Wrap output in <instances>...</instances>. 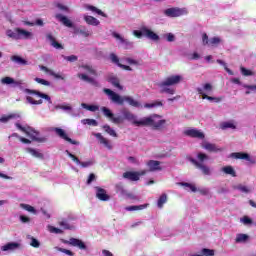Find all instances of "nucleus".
Returning a JSON list of instances; mask_svg holds the SVG:
<instances>
[{
  "label": "nucleus",
  "instance_id": "nucleus-31",
  "mask_svg": "<svg viewBox=\"0 0 256 256\" xmlns=\"http://www.w3.org/2000/svg\"><path fill=\"white\" fill-rule=\"evenodd\" d=\"M1 83L3 85H13V83H15V85H21V83L19 82H16L15 79L9 77V76H6L4 78L1 79Z\"/></svg>",
  "mask_w": 256,
  "mask_h": 256
},
{
  "label": "nucleus",
  "instance_id": "nucleus-30",
  "mask_svg": "<svg viewBox=\"0 0 256 256\" xmlns=\"http://www.w3.org/2000/svg\"><path fill=\"white\" fill-rule=\"evenodd\" d=\"M86 9H88V11H92L93 13H97V15H101V17H107V14H105L104 12L101 11V9L95 6L87 5Z\"/></svg>",
  "mask_w": 256,
  "mask_h": 256
},
{
  "label": "nucleus",
  "instance_id": "nucleus-55",
  "mask_svg": "<svg viewBox=\"0 0 256 256\" xmlns=\"http://www.w3.org/2000/svg\"><path fill=\"white\" fill-rule=\"evenodd\" d=\"M240 71H241L242 75H244V77H250L251 75H253V71H251L245 67H241Z\"/></svg>",
  "mask_w": 256,
  "mask_h": 256
},
{
  "label": "nucleus",
  "instance_id": "nucleus-5",
  "mask_svg": "<svg viewBox=\"0 0 256 256\" xmlns=\"http://www.w3.org/2000/svg\"><path fill=\"white\" fill-rule=\"evenodd\" d=\"M196 91L198 95H201L202 99H207V101H214V103H221V101H223V98L208 96L205 94V92L211 93V91H213V85H211V83L204 84L203 88H197Z\"/></svg>",
  "mask_w": 256,
  "mask_h": 256
},
{
  "label": "nucleus",
  "instance_id": "nucleus-36",
  "mask_svg": "<svg viewBox=\"0 0 256 256\" xmlns=\"http://www.w3.org/2000/svg\"><path fill=\"white\" fill-rule=\"evenodd\" d=\"M220 128L225 130V129H237V126L234 125L233 121H227V122H222L220 124Z\"/></svg>",
  "mask_w": 256,
  "mask_h": 256
},
{
  "label": "nucleus",
  "instance_id": "nucleus-39",
  "mask_svg": "<svg viewBox=\"0 0 256 256\" xmlns=\"http://www.w3.org/2000/svg\"><path fill=\"white\" fill-rule=\"evenodd\" d=\"M21 209H24L25 211H28V213H37V210H35V207L29 205V204H20Z\"/></svg>",
  "mask_w": 256,
  "mask_h": 256
},
{
  "label": "nucleus",
  "instance_id": "nucleus-37",
  "mask_svg": "<svg viewBox=\"0 0 256 256\" xmlns=\"http://www.w3.org/2000/svg\"><path fill=\"white\" fill-rule=\"evenodd\" d=\"M81 123H82L83 125H90V126H92V127H97V125H99V123L97 122V120H95V119H89V118L83 119V120L81 121Z\"/></svg>",
  "mask_w": 256,
  "mask_h": 256
},
{
  "label": "nucleus",
  "instance_id": "nucleus-47",
  "mask_svg": "<svg viewBox=\"0 0 256 256\" xmlns=\"http://www.w3.org/2000/svg\"><path fill=\"white\" fill-rule=\"evenodd\" d=\"M81 106L83 107V109H86L87 111H92V112L99 111V106H96V105H88V104L82 103Z\"/></svg>",
  "mask_w": 256,
  "mask_h": 256
},
{
  "label": "nucleus",
  "instance_id": "nucleus-58",
  "mask_svg": "<svg viewBox=\"0 0 256 256\" xmlns=\"http://www.w3.org/2000/svg\"><path fill=\"white\" fill-rule=\"evenodd\" d=\"M95 164V160L91 159L86 162H81L78 165H81L83 168L91 167V165Z\"/></svg>",
  "mask_w": 256,
  "mask_h": 256
},
{
  "label": "nucleus",
  "instance_id": "nucleus-20",
  "mask_svg": "<svg viewBox=\"0 0 256 256\" xmlns=\"http://www.w3.org/2000/svg\"><path fill=\"white\" fill-rule=\"evenodd\" d=\"M46 39L50 41V44L54 49H64L63 44L59 43L57 39L54 38L53 34H46Z\"/></svg>",
  "mask_w": 256,
  "mask_h": 256
},
{
  "label": "nucleus",
  "instance_id": "nucleus-50",
  "mask_svg": "<svg viewBox=\"0 0 256 256\" xmlns=\"http://www.w3.org/2000/svg\"><path fill=\"white\" fill-rule=\"evenodd\" d=\"M182 187H188L192 193H197V187L191 183L183 182L180 184Z\"/></svg>",
  "mask_w": 256,
  "mask_h": 256
},
{
  "label": "nucleus",
  "instance_id": "nucleus-44",
  "mask_svg": "<svg viewBox=\"0 0 256 256\" xmlns=\"http://www.w3.org/2000/svg\"><path fill=\"white\" fill-rule=\"evenodd\" d=\"M103 129H104V131L106 132V133H108V135H110L111 137H117V132H115L114 130H113V128H111V126H109V125H104L103 126Z\"/></svg>",
  "mask_w": 256,
  "mask_h": 256
},
{
  "label": "nucleus",
  "instance_id": "nucleus-34",
  "mask_svg": "<svg viewBox=\"0 0 256 256\" xmlns=\"http://www.w3.org/2000/svg\"><path fill=\"white\" fill-rule=\"evenodd\" d=\"M122 115H123L124 119H127V121H135V115H133V113H131L127 109L122 110Z\"/></svg>",
  "mask_w": 256,
  "mask_h": 256
},
{
  "label": "nucleus",
  "instance_id": "nucleus-22",
  "mask_svg": "<svg viewBox=\"0 0 256 256\" xmlns=\"http://www.w3.org/2000/svg\"><path fill=\"white\" fill-rule=\"evenodd\" d=\"M84 21L87 25H92L93 27H97L101 23L97 18L89 15H84Z\"/></svg>",
  "mask_w": 256,
  "mask_h": 256
},
{
  "label": "nucleus",
  "instance_id": "nucleus-40",
  "mask_svg": "<svg viewBox=\"0 0 256 256\" xmlns=\"http://www.w3.org/2000/svg\"><path fill=\"white\" fill-rule=\"evenodd\" d=\"M109 59H110L111 63H113L114 65H117L118 67H119V65H121V62L119 61V56H117V54L110 53Z\"/></svg>",
  "mask_w": 256,
  "mask_h": 256
},
{
  "label": "nucleus",
  "instance_id": "nucleus-29",
  "mask_svg": "<svg viewBox=\"0 0 256 256\" xmlns=\"http://www.w3.org/2000/svg\"><path fill=\"white\" fill-rule=\"evenodd\" d=\"M109 83H111L113 87H116L117 89H119V91H123V86H121V82L119 81V78L111 77L109 79Z\"/></svg>",
  "mask_w": 256,
  "mask_h": 256
},
{
  "label": "nucleus",
  "instance_id": "nucleus-4",
  "mask_svg": "<svg viewBox=\"0 0 256 256\" xmlns=\"http://www.w3.org/2000/svg\"><path fill=\"white\" fill-rule=\"evenodd\" d=\"M188 161H190L192 163V165H194V167H196V169H200V171H202L203 175H211V168H209V166L203 164L205 163V161L209 160V156L203 152H199L197 154V160H195V158L193 157H188L187 158Z\"/></svg>",
  "mask_w": 256,
  "mask_h": 256
},
{
  "label": "nucleus",
  "instance_id": "nucleus-7",
  "mask_svg": "<svg viewBox=\"0 0 256 256\" xmlns=\"http://www.w3.org/2000/svg\"><path fill=\"white\" fill-rule=\"evenodd\" d=\"M15 125L17 129L22 131V133H25V135H27V137H30L32 141H38V143H42V141H45V138H39V132L33 130L32 128H25L19 123H16Z\"/></svg>",
  "mask_w": 256,
  "mask_h": 256
},
{
  "label": "nucleus",
  "instance_id": "nucleus-2",
  "mask_svg": "<svg viewBox=\"0 0 256 256\" xmlns=\"http://www.w3.org/2000/svg\"><path fill=\"white\" fill-rule=\"evenodd\" d=\"M103 91L106 95H108L112 103H117V105H124L126 101L129 105H131V107H141V103L130 96L121 97L119 94L108 88H104Z\"/></svg>",
  "mask_w": 256,
  "mask_h": 256
},
{
  "label": "nucleus",
  "instance_id": "nucleus-26",
  "mask_svg": "<svg viewBox=\"0 0 256 256\" xmlns=\"http://www.w3.org/2000/svg\"><path fill=\"white\" fill-rule=\"evenodd\" d=\"M10 60L17 65H27V60L23 59L21 56L13 55Z\"/></svg>",
  "mask_w": 256,
  "mask_h": 256
},
{
  "label": "nucleus",
  "instance_id": "nucleus-21",
  "mask_svg": "<svg viewBox=\"0 0 256 256\" xmlns=\"http://www.w3.org/2000/svg\"><path fill=\"white\" fill-rule=\"evenodd\" d=\"M112 37H114L115 39H119L120 43H122V45H125V47H133V42L123 38L121 35H119V33L117 32H113L112 33Z\"/></svg>",
  "mask_w": 256,
  "mask_h": 256
},
{
  "label": "nucleus",
  "instance_id": "nucleus-27",
  "mask_svg": "<svg viewBox=\"0 0 256 256\" xmlns=\"http://www.w3.org/2000/svg\"><path fill=\"white\" fill-rule=\"evenodd\" d=\"M222 171L226 175H231V177H237V172H235L233 166H225L222 168Z\"/></svg>",
  "mask_w": 256,
  "mask_h": 256
},
{
  "label": "nucleus",
  "instance_id": "nucleus-51",
  "mask_svg": "<svg viewBox=\"0 0 256 256\" xmlns=\"http://www.w3.org/2000/svg\"><path fill=\"white\" fill-rule=\"evenodd\" d=\"M34 81H36V83H39L40 85H44L45 87H49L51 85V82L43 78H35Z\"/></svg>",
  "mask_w": 256,
  "mask_h": 256
},
{
  "label": "nucleus",
  "instance_id": "nucleus-9",
  "mask_svg": "<svg viewBox=\"0 0 256 256\" xmlns=\"http://www.w3.org/2000/svg\"><path fill=\"white\" fill-rule=\"evenodd\" d=\"M143 175H147V170L141 171H126L123 173V178L128 179V181H139Z\"/></svg>",
  "mask_w": 256,
  "mask_h": 256
},
{
  "label": "nucleus",
  "instance_id": "nucleus-46",
  "mask_svg": "<svg viewBox=\"0 0 256 256\" xmlns=\"http://www.w3.org/2000/svg\"><path fill=\"white\" fill-rule=\"evenodd\" d=\"M26 100H27L28 103H30V105H43V100L42 99L35 100L31 96H27Z\"/></svg>",
  "mask_w": 256,
  "mask_h": 256
},
{
  "label": "nucleus",
  "instance_id": "nucleus-45",
  "mask_svg": "<svg viewBox=\"0 0 256 256\" xmlns=\"http://www.w3.org/2000/svg\"><path fill=\"white\" fill-rule=\"evenodd\" d=\"M247 239H249V235L237 234L235 241H236V243H245V241H247Z\"/></svg>",
  "mask_w": 256,
  "mask_h": 256
},
{
  "label": "nucleus",
  "instance_id": "nucleus-57",
  "mask_svg": "<svg viewBox=\"0 0 256 256\" xmlns=\"http://www.w3.org/2000/svg\"><path fill=\"white\" fill-rule=\"evenodd\" d=\"M219 43H221V38L219 37H213L209 40V44L208 45H211L212 47H214V45H219Z\"/></svg>",
  "mask_w": 256,
  "mask_h": 256
},
{
  "label": "nucleus",
  "instance_id": "nucleus-63",
  "mask_svg": "<svg viewBox=\"0 0 256 256\" xmlns=\"http://www.w3.org/2000/svg\"><path fill=\"white\" fill-rule=\"evenodd\" d=\"M236 189H238V191H241L242 193H249V188H247V186H243L241 184L236 186Z\"/></svg>",
  "mask_w": 256,
  "mask_h": 256
},
{
  "label": "nucleus",
  "instance_id": "nucleus-42",
  "mask_svg": "<svg viewBox=\"0 0 256 256\" xmlns=\"http://www.w3.org/2000/svg\"><path fill=\"white\" fill-rule=\"evenodd\" d=\"M79 79H81L82 81H86L87 83H92L95 84L97 82H95V79L87 76V74H78Z\"/></svg>",
  "mask_w": 256,
  "mask_h": 256
},
{
  "label": "nucleus",
  "instance_id": "nucleus-59",
  "mask_svg": "<svg viewBox=\"0 0 256 256\" xmlns=\"http://www.w3.org/2000/svg\"><path fill=\"white\" fill-rule=\"evenodd\" d=\"M124 61H126V63H128V65H136V66L139 65V61L129 58V57L124 58Z\"/></svg>",
  "mask_w": 256,
  "mask_h": 256
},
{
  "label": "nucleus",
  "instance_id": "nucleus-25",
  "mask_svg": "<svg viewBox=\"0 0 256 256\" xmlns=\"http://www.w3.org/2000/svg\"><path fill=\"white\" fill-rule=\"evenodd\" d=\"M19 248V243L17 242H9L2 246L1 250L2 251H13L14 249Z\"/></svg>",
  "mask_w": 256,
  "mask_h": 256
},
{
  "label": "nucleus",
  "instance_id": "nucleus-54",
  "mask_svg": "<svg viewBox=\"0 0 256 256\" xmlns=\"http://www.w3.org/2000/svg\"><path fill=\"white\" fill-rule=\"evenodd\" d=\"M50 233H55L56 235H61L63 230L56 228L55 226H48Z\"/></svg>",
  "mask_w": 256,
  "mask_h": 256
},
{
  "label": "nucleus",
  "instance_id": "nucleus-11",
  "mask_svg": "<svg viewBox=\"0 0 256 256\" xmlns=\"http://www.w3.org/2000/svg\"><path fill=\"white\" fill-rule=\"evenodd\" d=\"M116 193L121 195V197H127L128 199H136L135 195L133 193L128 192L125 189V186H123V183H118L115 185Z\"/></svg>",
  "mask_w": 256,
  "mask_h": 256
},
{
  "label": "nucleus",
  "instance_id": "nucleus-28",
  "mask_svg": "<svg viewBox=\"0 0 256 256\" xmlns=\"http://www.w3.org/2000/svg\"><path fill=\"white\" fill-rule=\"evenodd\" d=\"M27 151L28 153H30V155H32V157H35L36 159H44L45 157L43 153L39 152L36 149L28 148Z\"/></svg>",
  "mask_w": 256,
  "mask_h": 256
},
{
  "label": "nucleus",
  "instance_id": "nucleus-8",
  "mask_svg": "<svg viewBox=\"0 0 256 256\" xmlns=\"http://www.w3.org/2000/svg\"><path fill=\"white\" fill-rule=\"evenodd\" d=\"M101 111L104 117L110 119V121H112V123H115V125H120V123H123L124 121V118L122 116H115V114H113V112H111V110L107 107H102Z\"/></svg>",
  "mask_w": 256,
  "mask_h": 256
},
{
  "label": "nucleus",
  "instance_id": "nucleus-41",
  "mask_svg": "<svg viewBox=\"0 0 256 256\" xmlns=\"http://www.w3.org/2000/svg\"><path fill=\"white\" fill-rule=\"evenodd\" d=\"M75 33L83 35V37H89L91 35V33H89V30H87V28L83 26L79 29H76Z\"/></svg>",
  "mask_w": 256,
  "mask_h": 256
},
{
  "label": "nucleus",
  "instance_id": "nucleus-62",
  "mask_svg": "<svg viewBox=\"0 0 256 256\" xmlns=\"http://www.w3.org/2000/svg\"><path fill=\"white\" fill-rule=\"evenodd\" d=\"M60 227H63V229H72L71 225L67 223V220H62L59 222Z\"/></svg>",
  "mask_w": 256,
  "mask_h": 256
},
{
  "label": "nucleus",
  "instance_id": "nucleus-56",
  "mask_svg": "<svg viewBox=\"0 0 256 256\" xmlns=\"http://www.w3.org/2000/svg\"><path fill=\"white\" fill-rule=\"evenodd\" d=\"M66 153H67L68 157H70V159H72V161H74V163H76V165H79V163H81V160H79L77 158V156H75L74 154L69 152V150H66Z\"/></svg>",
  "mask_w": 256,
  "mask_h": 256
},
{
  "label": "nucleus",
  "instance_id": "nucleus-32",
  "mask_svg": "<svg viewBox=\"0 0 256 256\" xmlns=\"http://www.w3.org/2000/svg\"><path fill=\"white\" fill-rule=\"evenodd\" d=\"M230 157L232 159H247L248 158V154L244 153V152H233L230 154Z\"/></svg>",
  "mask_w": 256,
  "mask_h": 256
},
{
  "label": "nucleus",
  "instance_id": "nucleus-64",
  "mask_svg": "<svg viewBox=\"0 0 256 256\" xmlns=\"http://www.w3.org/2000/svg\"><path fill=\"white\" fill-rule=\"evenodd\" d=\"M97 180V176H95V174L91 173L89 176H88V179H87V185H91V183L93 181H96Z\"/></svg>",
  "mask_w": 256,
  "mask_h": 256
},
{
  "label": "nucleus",
  "instance_id": "nucleus-38",
  "mask_svg": "<svg viewBox=\"0 0 256 256\" xmlns=\"http://www.w3.org/2000/svg\"><path fill=\"white\" fill-rule=\"evenodd\" d=\"M6 35L10 39H16V40L21 39V37L19 36V32H17V31L13 32V30H7Z\"/></svg>",
  "mask_w": 256,
  "mask_h": 256
},
{
  "label": "nucleus",
  "instance_id": "nucleus-23",
  "mask_svg": "<svg viewBox=\"0 0 256 256\" xmlns=\"http://www.w3.org/2000/svg\"><path fill=\"white\" fill-rule=\"evenodd\" d=\"M11 119H21V114L12 113L9 115H3L0 118V123H8V121H11Z\"/></svg>",
  "mask_w": 256,
  "mask_h": 256
},
{
  "label": "nucleus",
  "instance_id": "nucleus-10",
  "mask_svg": "<svg viewBox=\"0 0 256 256\" xmlns=\"http://www.w3.org/2000/svg\"><path fill=\"white\" fill-rule=\"evenodd\" d=\"M64 243L66 245H71V247H78L81 251H87V245L81 239L70 238L69 240H65Z\"/></svg>",
  "mask_w": 256,
  "mask_h": 256
},
{
  "label": "nucleus",
  "instance_id": "nucleus-24",
  "mask_svg": "<svg viewBox=\"0 0 256 256\" xmlns=\"http://www.w3.org/2000/svg\"><path fill=\"white\" fill-rule=\"evenodd\" d=\"M16 33H18L20 39H30L31 37V32L21 29V28H16L15 29Z\"/></svg>",
  "mask_w": 256,
  "mask_h": 256
},
{
  "label": "nucleus",
  "instance_id": "nucleus-15",
  "mask_svg": "<svg viewBox=\"0 0 256 256\" xmlns=\"http://www.w3.org/2000/svg\"><path fill=\"white\" fill-rule=\"evenodd\" d=\"M184 135L193 139H205V134L197 129H188L184 132Z\"/></svg>",
  "mask_w": 256,
  "mask_h": 256
},
{
  "label": "nucleus",
  "instance_id": "nucleus-13",
  "mask_svg": "<svg viewBox=\"0 0 256 256\" xmlns=\"http://www.w3.org/2000/svg\"><path fill=\"white\" fill-rule=\"evenodd\" d=\"M146 167H148L147 173H155V171H163V168L161 167V162L157 160H149L146 163Z\"/></svg>",
  "mask_w": 256,
  "mask_h": 256
},
{
  "label": "nucleus",
  "instance_id": "nucleus-14",
  "mask_svg": "<svg viewBox=\"0 0 256 256\" xmlns=\"http://www.w3.org/2000/svg\"><path fill=\"white\" fill-rule=\"evenodd\" d=\"M54 131H55L56 135H58V137H60V139H64V141L71 143V145H79V141L69 138V136H67V133H65V130H63L61 128H54Z\"/></svg>",
  "mask_w": 256,
  "mask_h": 256
},
{
  "label": "nucleus",
  "instance_id": "nucleus-6",
  "mask_svg": "<svg viewBox=\"0 0 256 256\" xmlns=\"http://www.w3.org/2000/svg\"><path fill=\"white\" fill-rule=\"evenodd\" d=\"M133 35L136 36L137 39H141V36L144 35V37H147L152 41H159V35L147 27H142L140 30H134Z\"/></svg>",
  "mask_w": 256,
  "mask_h": 256
},
{
  "label": "nucleus",
  "instance_id": "nucleus-1",
  "mask_svg": "<svg viewBox=\"0 0 256 256\" xmlns=\"http://www.w3.org/2000/svg\"><path fill=\"white\" fill-rule=\"evenodd\" d=\"M155 117H158V119H161L160 115H154V116L142 118L141 120H134L133 124L136 125V127H152L154 131H162V129H164L165 127V123H167V120L162 119L156 122Z\"/></svg>",
  "mask_w": 256,
  "mask_h": 256
},
{
  "label": "nucleus",
  "instance_id": "nucleus-35",
  "mask_svg": "<svg viewBox=\"0 0 256 256\" xmlns=\"http://www.w3.org/2000/svg\"><path fill=\"white\" fill-rule=\"evenodd\" d=\"M167 203V194L163 193L161 194V196L159 197L158 201H157V207L159 209H163V205Z\"/></svg>",
  "mask_w": 256,
  "mask_h": 256
},
{
  "label": "nucleus",
  "instance_id": "nucleus-17",
  "mask_svg": "<svg viewBox=\"0 0 256 256\" xmlns=\"http://www.w3.org/2000/svg\"><path fill=\"white\" fill-rule=\"evenodd\" d=\"M25 93H29L30 95H37V97H40L41 99H45L46 101H48V103H53L51 101V96L50 95L39 92L37 90L25 89Z\"/></svg>",
  "mask_w": 256,
  "mask_h": 256
},
{
  "label": "nucleus",
  "instance_id": "nucleus-33",
  "mask_svg": "<svg viewBox=\"0 0 256 256\" xmlns=\"http://www.w3.org/2000/svg\"><path fill=\"white\" fill-rule=\"evenodd\" d=\"M149 207V204H143L138 206H128L126 207V211H142V209H147Z\"/></svg>",
  "mask_w": 256,
  "mask_h": 256
},
{
  "label": "nucleus",
  "instance_id": "nucleus-53",
  "mask_svg": "<svg viewBox=\"0 0 256 256\" xmlns=\"http://www.w3.org/2000/svg\"><path fill=\"white\" fill-rule=\"evenodd\" d=\"M82 69H85L86 71H88V73H90V75L97 76V71H95V69H93V67H91L89 65H82Z\"/></svg>",
  "mask_w": 256,
  "mask_h": 256
},
{
  "label": "nucleus",
  "instance_id": "nucleus-48",
  "mask_svg": "<svg viewBox=\"0 0 256 256\" xmlns=\"http://www.w3.org/2000/svg\"><path fill=\"white\" fill-rule=\"evenodd\" d=\"M97 137H99L100 143H102V145H105V147H107L108 149H112V146L109 143V140H107L105 137L101 136V134H97Z\"/></svg>",
  "mask_w": 256,
  "mask_h": 256
},
{
  "label": "nucleus",
  "instance_id": "nucleus-43",
  "mask_svg": "<svg viewBox=\"0 0 256 256\" xmlns=\"http://www.w3.org/2000/svg\"><path fill=\"white\" fill-rule=\"evenodd\" d=\"M144 107L146 109H153L154 107H163V102L155 101L154 103H146Z\"/></svg>",
  "mask_w": 256,
  "mask_h": 256
},
{
  "label": "nucleus",
  "instance_id": "nucleus-60",
  "mask_svg": "<svg viewBox=\"0 0 256 256\" xmlns=\"http://www.w3.org/2000/svg\"><path fill=\"white\" fill-rule=\"evenodd\" d=\"M65 61H69L70 63H75L79 58L75 55H70V56H63Z\"/></svg>",
  "mask_w": 256,
  "mask_h": 256
},
{
  "label": "nucleus",
  "instance_id": "nucleus-49",
  "mask_svg": "<svg viewBox=\"0 0 256 256\" xmlns=\"http://www.w3.org/2000/svg\"><path fill=\"white\" fill-rule=\"evenodd\" d=\"M182 187H188L192 193H197V187L191 183L183 182L180 184Z\"/></svg>",
  "mask_w": 256,
  "mask_h": 256
},
{
  "label": "nucleus",
  "instance_id": "nucleus-52",
  "mask_svg": "<svg viewBox=\"0 0 256 256\" xmlns=\"http://www.w3.org/2000/svg\"><path fill=\"white\" fill-rule=\"evenodd\" d=\"M201 253L204 256H215V250H211L209 248L202 249Z\"/></svg>",
  "mask_w": 256,
  "mask_h": 256
},
{
  "label": "nucleus",
  "instance_id": "nucleus-16",
  "mask_svg": "<svg viewBox=\"0 0 256 256\" xmlns=\"http://www.w3.org/2000/svg\"><path fill=\"white\" fill-rule=\"evenodd\" d=\"M96 197L97 199H99V201H109V199H111V196H109V194H107V190L96 186Z\"/></svg>",
  "mask_w": 256,
  "mask_h": 256
},
{
  "label": "nucleus",
  "instance_id": "nucleus-18",
  "mask_svg": "<svg viewBox=\"0 0 256 256\" xmlns=\"http://www.w3.org/2000/svg\"><path fill=\"white\" fill-rule=\"evenodd\" d=\"M203 149H206V151H209V153H221V151H223V148L209 142L204 143Z\"/></svg>",
  "mask_w": 256,
  "mask_h": 256
},
{
  "label": "nucleus",
  "instance_id": "nucleus-61",
  "mask_svg": "<svg viewBox=\"0 0 256 256\" xmlns=\"http://www.w3.org/2000/svg\"><path fill=\"white\" fill-rule=\"evenodd\" d=\"M30 245H31V247H34L35 249H39V247L41 246V243L39 242V240L32 238Z\"/></svg>",
  "mask_w": 256,
  "mask_h": 256
},
{
  "label": "nucleus",
  "instance_id": "nucleus-19",
  "mask_svg": "<svg viewBox=\"0 0 256 256\" xmlns=\"http://www.w3.org/2000/svg\"><path fill=\"white\" fill-rule=\"evenodd\" d=\"M55 17L60 23H62V25H64V27H69L70 29L73 28V22L67 18V16H63V14H56Z\"/></svg>",
  "mask_w": 256,
  "mask_h": 256
},
{
  "label": "nucleus",
  "instance_id": "nucleus-12",
  "mask_svg": "<svg viewBox=\"0 0 256 256\" xmlns=\"http://www.w3.org/2000/svg\"><path fill=\"white\" fill-rule=\"evenodd\" d=\"M164 15L171 18L181 17L182 15H185V10L181 8H168L164 11Z\"/></svg>",
  "mask_w": 256,
  "mask_h": 256
},
{
  "label": "nucleus",
  "instance_id": "nucleus-3",
  "mask_svg": "<svg viewBox=\"0 0 256 256\" xmlns=\"http://www.w3.org/2000/svg\"><path fill=\"white\" fill-rule=\"evenodd\" d=\"M179 83H181V76L172 75L167 77L164 81L159 82L157 85L160 87V93L175 95V89L171 87H173V85H179Z\"/></svg>",
  "mask_w": 256,
  "mask_h": 256
}]
</instances>
